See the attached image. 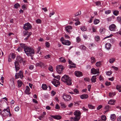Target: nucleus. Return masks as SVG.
<instances>
[{"label": "nucleus", "mask_w": 121, "mask_h": 121, "mask_svg": "<svg viewBox=\"0 0 121 121\" xmlns=\"http://www.w3.org/2000/svg\"><path fill=\"white\" fill-rule=\"evenodd\" d=\"M24 51L27 55L28 56H33L35 54L34 50L30 47L27 46L25 47Z\"/></svg>", "instance_id": "nucleus-1"}, {"label": "nucleus", "mask_w": 121, "mask_h": 121, "mask_svg": "<svg viewBox=\"0 0 121 121\" xmlns=\"http://www.w3.org/2000/svg\"><path fill=\"white\" fill-rule=\"evenodd\" d=\"M61 80L66 84L70 85L72 84L71 80L68 76L65 75L61 78Z\"/></svg>", "instance_id": "nucleus-2"}, {"label": "nucleus", "mask_w": 121, "mask_h": 121, "mask_svg": "<svg viewBox=\"0 0 121 121\" xmlns=\"http://www.w3.org/2000/svg\"><path fill=\"white\" fill-rule=\"evenodd\" d=\"M74 115L75 116L74 117H72L70 119L72 120L71 121H78L81 118V112L79 110H76L74 113Z\"/></svg>", "instance_id": "nucleus-3"}, {"label": "nucleus", "mask_w": 121, "mask_h": 121, "mask_svg": "<svg viewBox=\"0 0 121 121\" xmlns=\"http://www.w3.org/2000/svg\"><path fill=\"white\" fill-rule=\"evenodd\" d=\"M9 112V109L8 108L4 109L1 112V114L3 117H5L9 115L8 112Z\"/></svg>", "instance_id": "nucleus-4"}, {"label": "nucleus", "mask_w": 121, "mask_h": 121, "mask_svg": "<svg viewBox=\"0 0 121 121\" xmlns=\"http://www.w3.org/2000/svg\"><path fill=\"white\" fill-rule=\"evenodd\" d=\"M63 98L64 100L66 101H69L71 99V97L70 95H67L65 94H64L63 95Z\"/></svg>", "instance_id": "nucleus-5"}, {"label": "nucleus", "mask_w": 121, "mask_h": 121, "mask_svg": "<svg viewBox=\"0 0 121 121\" xmlns=\"http://www.w3.org/2000/svg\"><path fill=\"white\" fill-rule=\"evenodd\" d=\"M23 73L20 70L19 73H17L15 75L16 79H17L20 77L22 79L23 77Z\"/></svg>", "instance_id": "nucleus-6"}, {"label": "nucleus", "mask_w": 121, "mask_h": 121, "mask_svg": "<svg viewBox=\"0 0 121 121\" xmlns=\"http://www.w3.org/2000/svg\"><path fill=\"white\" fill-rule=\"evenodd\" d=\"M63 66L61 65L57 66L56 68V70L57 73H61L63 69Z\"/></svg>", "instance_id": "nucleus-7"}, {"label": "nucleus", "mask_w": 121, "mask_h": 121, "mask_svg": "<svg viewBox=\"0 0 121 121\" xmlns=\"http://www.w3.org/2000/svg\"><path fill=\"white\" fill-rule=\"evenodd\" d=\"M31 25L29 23H26L23 26L24 29L26 30H28L29 29H30L32 28Z\"/></svg>", "instance_id": "nucleus-8"}, {"label": "nucleus", "mask_w": 121, "mask_h": 121, "mask_svg": "<svg viewBox=\"0 0 121 121\" xmlns=\"http://www.w3.org/2000/svg\"><path fill=\"white\" fill-rule=\"evenodd\" d=\"M53 84L56 87H57L60 84V82L59 80L55 79H53V81L52 82Z\"/></svg>", "instance_id": "nucleus-9"}, {"label": "nucleus", "mask_w": 121, "mask_h": 121, "mask_svg": "<svg viewBox=\"0 0 121 121\" xmlns=\"http://www.w3.org/2000/svg\"><path fill=\"white\" fill-rule=\"evenodd\" d=\"M109 30L112 31H115L116 30V26L114 24H112L110 25L109 27Z\"/></svg>", "instance_id": "nucleus-10"}, {"label": "nucleus", "mask_w": 121, "mask_h": 121, "mask_svg": "<svg viewBox=\"0 0 121 121\" xmlns=\"http://www.w3.org/2000/svg\"><path fill=\"white\" fill-rule=\"evenodd\" d=\"M66 31L69 33H70L71 32V30L72 29V27L71 26H68L65 27Z\"/></svg>", "instance_id": "nucleus-11"}, {"label": "nucleus", "mask_w": 121, "mask_h": 121, "mask_svg": "<svg viewBox=\"0 0 121 121\" xmlns=\"http://www.w3.org/2000/svg\"><path fill=\"white\" fill-rule=\"evenodd\" d=\"M16 61H15L14 63L15 67L16 72L20 69V65Z\"/></svg>", "instance_id": "nucleus-12"}, {"label": "nucleus", "mask_w": 121, "mask_h": 121, "mask_svg": "<svg viewBox=\"0 0 121 121\" xmlns=\"http://www.w3.org/2000/svg\"><path fill=\"white\" fill-rule=\"evenodd\" d=\"M74 73L75 76L78 77H80L82 75V73L80 71H76Z\"/></svg>", "instance_id": "nucleus-13"}, {"label": "nucleus", "mask_w": 121, "mask_h": 121, "mask_svg": "<svg viewBox=\"0 0 121 121\" xmlns=\"http://www.w3.org/2000/svg\"><path fill=\"white\" fill-rule=\"evenodd\" d=\"M62 43L63 44H64L67 45H69L71 43L69 40H63L62 41Z\"/></svg>", "instance_id": "nucleus-14"}, {"label": "nucleus", "mask_w": 121, "mask_h": 121, "mask_svg": "<svg viewBox=\"0 0 121 121\" xmlns=\"http://www.w3.org/2000/svg\"><path fill=\"white\" fill-rule=\"evenodd\" d=\"M91 73L93 74H95L99 73V71L97 69H95L94 68H92L91 69Z\"/></svg>", "instance_id": "nucleus-15"}, {"label": "nucleus", "mask_w": 121, "mask_h": 121, "mask_svg": "<svg viewBox=\"0 0 121 121\" xmlns=\"http://www.w3.org/2000/svg\"><path fill=\"white\" fill-rule=\"evenodd\" d=\"M16 60L17 61L21 63L23 61L22 58L20 56H17L16 58Z\"/></svg>", "instance_id": "nucleus-16"}, {"label": "nucleus", "mask_w": 121, "mask_h": 121, "mask_svg": "<svg viewBox=\"0 0 121 121\" xmlns=\"http://www.w3.org/2000/svg\"><path fill=\"white\" fill-rule=\"evenodd\" d=\"M51 116L52 118L57 120L60 119L61 118V117L58 115H56L55 116L51 115Z\"/></svg>", "instance_id": "nucleus-17"}, {"label": "nucleus", "mask_w": 121, "mask_h": 121, "mask_svg": "<svg viewBox=\"0 0 121 121\" xmlns=\"http://www.w3.org/2000/svg\"><path fill=\"white\" fill-rule=\"evenodd\" d=\"M30 89L29 86H26V89L25 90L26 93L28 94H30Z\"/></svg>", "instance_id": "nucleus-18"}, {"label": "nucleus", "mask_w": 121, "mask_h": 121, "mask_svg": "<svg viewBox=\"0 0 121 121\" xmlns=\"http://www.w3.org/2000/svg\"><path fill=\"white\" fill-rule=\"evenodd\" d=\"M88 97V95L86 94H83L80 96V98L82 99H86Z\"/></svg>", "instance_id": "nucleus-19"}, {"label": "nucleus", "mask_w": 121, "mask_h": 121, "mask_svg": "<svg viewBox=\"0 0 121 121\" xmlns=\"http://www.w3.org/2000/svg\"><path fill=\"white\" fill-rule=\"evenodd\" d=\"M116 101L114 99H110L108 102V104L111 105H114Z\"/></svg>", "instance_id": "nucleus-20"}, {"label": "nucleus", "mask_w": 121, "mask_h": 121, "mask_svg": "<svg viewBox=\"0 0 121 121\" xmlns=\"http://www.w3.org/2000/svg\"><path fill=\"white\" fill-rule=\"evenodd\" d=\"M110 118L111 120L114 121L116 119L115 115L114 114H111L110 117Z\"/></svg>", "instance_id": "nucleus-21"}, {"label": "nucleus", "mask_w": 121, "mask_h": 121, "mask_svg": "<svg viewBox=\"0 0 121 121\" xmlns=\"http://www.w3.org/2000/svg\"><path fill=\"white\" fill-rule=\"evenodd\" d=\"M12 81L11 82V83L12 85L11 86L10 85V86L11 89H13L15 87H14V81L13 80H11Z\"/></svg>", "instance_id": "nucleus-22"}, {"label": "nucleus", "mask_w": 121, "mask_h": 121, "mask_svg": "<svg viewBox=\"0 0 121 121\" xmlns=\"http://www.w3.org/2000/svg\"><path fill=\"white\" fill-rule=\"evenodd\" d=\"M96 75H94L92 76V78L91 80L92 82H93L94 83L96 82L95 79H96Z\"/></svg>", "instance_id": "nucleus-23"}, {"label": "nucleus", "mask_w": 121, "mask_h": 121, "mask_svg": "<svg viewBox=\"0 0 121 121\" xmlns=\"http://www.w3.org/2000/svg\"><path fill=\"white\" fill-rule=\"evenodd\" d=\"M111 44L109 43H107L105 44V47L107 49H109L111 46Z\"/></svg>", "instance_id": "nucleus-24"}, {"label": "nucleus", "mask_w": 121, "mask_h": 121, "mask_svg": "<svg viewBox=\"0 0 121 121\" xmlns=\"http://www.w3.org/2000/svg\"><path fill=\"white\" fill-rule=\"evenodd\" d=\"M79 48L83 50H86V48L84 45H80V46Z\"/></svg>", "instance_id": "nucleus-25"}, {"label": "nucleus", "mask_w": 121, "mask_h": 121, "mask_svg": "<svg viewBox=\"0 0 121 121\" xmlns=\"http://www.w3.org/2000/svg\"><path fill=\"white\" fill-rule=\"evenodd\" d=\"M59 61L61 62L65 63L66 61L65 59L62 57L59 58Z\"/></svg>", "instance_id": "nucleus-26"}, {"label": "nucleus", "mask_w": 121, "mask_h": 121, "mask_svg": "<svg viewBox=\"0 0 121 121\" xmlns=\"http://www.w3.org/2000/svg\"><path fill=\"white\" fill-rule=\"evenodd\" d=\"M17 82L18 87H21L22 84V81L18 80L17 81Z\"/></svg>", "instance_id": "nucleus-27"}, {"label": "nucleus", "mask_w": 121, "mask_h": 121, "mask_svg": "<svg viewBox=\"0 0 121 121\" xmlns=\"http://www.w3.org/2000/svg\"><path fill=\"white\" fill-rule=\"evenodd\" d=\"M99 22V20L98 19H95L94 20V24H97Z\"/></svg>", "instance_id": "nucleus-28"}, {"label": "nucleus", "mask_w": 121, "mask_h": 121, "mask_svg": "<svg viewBox=\"0 0 121 121\" xmlns=\"http://www.w3.org/2000/svg\"><path fill=\"white\" fill-rule=\"evenodd\" d=\"M116 95V93L114 92H110L109 95V96L111 97H112Z\"/></svg>", "instance_id": "nucleus-29"}, {"label": "nucleus", "mask_w": 121, "mask_h": 121, "mask_svg": "<svg viewBox=\"0 0 121 121\" xmlns=\"http://www.w3.org/2000/svg\"><path fill=\"white\" fill-rule=\"evenodd\" d=\"M47 86L45 84H43L42 85V88L44 90H46L47 88Z\"/></svg>", "instance_id": "nucleus-30"}, {"label": "nucleus", "mask_w": 121, "mask_h": 121, "mask_svg": "<svg viewBox=\"0 0 121 121\" xmlns=\"http://www.w3.org/2000/svg\"><path fill=\"white\" fill-rule=\"evenodd\" d=\"M91 62L92 64L95 63L96 62V60L95 58L93 57H92L91 58Z\"/></svg>", "instance_id": "nucleus-31"}, {"label": "nucleus", "mask_w": 121, "mask_h": 121, "mask_svg": "<svg viewBox=\"0 0 121 121\" xmlns=\"http://www.w3.org/2000/svg\"><path fill=\"white\" fill-rule=\"evenodd\" d=\"M116 88L117 90H118L119 92H121V86L117 85V86Z\"/></svg>", "instance_id": "nucleus-32"}, {"label": "nucleus", "mask_w": 121, "mask_h": 121, "mask_svg": "<svg viewBox=\"0 0 121 121\" xmlns=\"http://www.w3.org/2000/svg\"><path fill=\"white\" fill-rule=\"evenodd\" d=\"M119 11L117 10H115L113 13V14L115 16L119 14Z\"/></svg>", "instance_id": "nucleus-33"}, {"label": "nucleus", "mask_w": 121, "mask_h": 121, "mask_svg": "<svg viewBox=\"0 0 121 121\" xmlns=\"http://www.w3.org/2000/svg\"><path fill=\"white\" fill-rule=\"evenodd\" d=\"M20 46L22 47L24 49V50H25V47H27V46H26L25 44H23V43H21L20 44Z\"/></svg>", "instance_id": "nucleus-34"}, {"label": "nucleus", "mask_w": 121, "mask_h": 121, "mask_svg": "<svg viewBox=\"0 0 121 121\" xmlns=\"http://www.w3.org/2000/svg\"><path fill=\"white\" fill-rule=\"evenodd\" d=\"M14 7L15 8L17 9L18 7H20V5L18 3H17L14 4Z\"/></svg>", "instance_id": "nucleus-35"}, {"label": "nucleus", "mask_w": 121, "mask_h": 121, "mask_svg": "<svg viewBox=\"0 0 121 121\" xmlns=\"http://www.w3.org/2000/svg\"><path fill=\"white\" fill-rule=\"evenodd\" d=\"M53 77L55 78H56L57 79H58L59 80L60 79V75H58L57 76H56L54 75V74H53Z\"/></svg>", "instance_id": "nucleus-36"}, {"label": "nucleus", "mask_w": 121, "mask_h": 121, "mask_svg": "<svg viewBox=\"0 0 121 121\" xmlns=\"http://www.w3.org/2000/svg\"><path fill=\"white\" fill-rule=\"evenodd\" d=\"M88 105L89 108L90 109H93L95 108V106L92 105L90 104H89Z\"/></svg>", "instance_id": "nucleus-37"}, {"label": "nucleus", "mask_w": 121, "mask_h": 121, "mask_svg": "<svg viewBox=\"0 0 121 121\" xmlns=\"http://www.w3.org/2000/svg\"><path fill=\"white\" fill-rule=\"evenodd\" d=\"M95 3L97 6H101V3L99 1L96 2Z\"/></svg>", "instance_id": "nucleus-38"}, {"label": "nucleus", "mask_w": 121, "mask_h": 121, "mask_svg": "<svg viewBox=\"0 0 121 121\" xmlns=\"http://www.w3.org/2000/svg\"><path fill=\"white\" fill-rule=\"evenodd\" d=\"M101 120L105 121L106 120V117L105 115H102L101 116Z\"/></svg>", "instance_id": "nucleus-39"}, {"label": "nucleus", "mask_w": 121, "mask_h": 121, "mask_svg": "<svg viewBox=\"0 0 121 121\" xmlns=\"http://www.w3.org/2000/svg\"><path fill=\"white\" fill-rule=\"evenodd\" d=\"M115 60V59L114 58L110 59L109 60V62L110 63H112Z\"/></svg>", "instance_id": "nucleus-40"}, {"label": "nucleus", "mask_w": 121, "mask_h": 121, "mask_svg": "<svg viewBox=\"0 0 121 121\" xmlns=\"http://www.w3.org/2000/svg\"><path fill=\"white\" fill-rule=\"evenodd\" d=\"M80 29L81 30L83 31H85L86 30V28L83 26L81 27Z\"/></svg>", "instance_id": "nucleus-41"}, {"label": "nucleus", "mask_w": 121, "mask_h": 121, "mask_svg": "<svg viewBox=\"0 0 121 121\" xmlns=\"http://www.w3.org/2000/svg\"><path fill=\"white\" fill-rule=\"evenodd\" d=\"M61 106L62 108H64L66 107L65 104L62 102H61L60 103Z\"/></svg>", "instance_id": "nucleus-42"}, {"label": "nucleus", "mask_w": 121, "mask_h": 121, "mask_svg": "<svg viewBox=\"0 0 121 121\" xmlns=\"http://www.w3.org/2000/svg\"><path fill=\"white\" fill-rule=\"evenodd\" d=\"M81 14V11H79L78 12L74 14L75 16L76 17L79 15H80Z\"/></svg>", "instance_id": "nucleus-43"}, {"label": "nucleus", "mask_w": 121, "mask_h": 121, "mask_svg": "<svg viewBox=\"0 0 121 121\" xmlns=\"http://www.w3.org/2000/svg\"><path fill=\"white\" fill-rule=\"evenodd\" d=\"M110 107L108 105H106L105 108H104L105 109L107 110V111H109V109L110 108Z\"/></svg>", "instance_id": "nucleus-44"}, {"label": "nucleus", "mask_w": 121, "mask_h": 121, "mask_svg": "<svg viewBox=\"0 0 121 121\" xmlns=\"http://www.w3.org/2000/svg\"><path fill=\"white\" fill-rule=\"evenodd\" d=\"M105 29L103 27L101 28L100 29V31L101 33H102L104 32Z\"/></svg>", "instance_id": "nucleus-45"}, {"label": "nucleus", "mask_w": 121, "mask_h": 121, "mask_svg": "<svg viewBox=\"0 0 121 121\" xmlns=\"http://www.w3.org/2000/svg\"><path fill=\"white\" fill-rule=\"evenodd\" d=\"M73 91L75 94H78L79 93L78 91L76 89H74Z\"/></svg>", "instance_id": "nucleus-46"}, {"label": "nucleus", "mask_w": 121, "mask_h": 121, "mask_svg": "<svg viewBox=\"0 0 121 121\" xmlns=\"http://www.w3.org/2000/svg\"><path fill=\"white\" fill-rule=\"evenodd\" d=\"M101 64V62L100 61L97 62L96 64V65L97 67H99Z\"/></svg>", "instance_id": "nucleus-47"}, {"label": "nucleus", "mask_w": 121, "mask_h": 121, "mask_svg": "<svg viewBox=\"0 0 121 121\" xmlns=\"http://www.w3.org/2000/svg\"><path fill=\"white\" fill-rule=\"evenodd\" d=\"M95 40L97 41H98L100 40L99 37V36H96L95 37Z\"/></svg>", "instance_id": "nucleus-48"}, {"label": "nucleus", "mask_w": 121, "mask_h": 121, "mask_svg": "<svg viewBox=\"0 0 121 121\" xmlns=\"http://www.w3.org/2000/svg\"><path fill=\"white\" fill-rule=\"evenodd\" d=\"M40 67L42 68L44 67L45 66V65H44V64L42 62H40Z\"/></svg>", "instance_id": "nucleus-49"}, {"label": "nucleus", "mask_w": 121, "mask_h": 121, "mask_svg": "<svg viewBox=\"0 0 121 121\" xmlns=\"http://www.w3.org/2000/svg\"><path fill=\"white\" fill-rule=\"evenodd\" d=\"M45 46L47 48H49L50 46V44L48 42H46L45 43Z\"/></svg>", "instance_id": "nucleus-50"}, {"label": "nucleus", "mask_w": 121, "mask_h": 121, "mask_svg": "<svg viewBox=\"0 0 121 121\" xmlns=\"http://www.w3.org/2000/svg\"><path fill=\"white\" fill-rule=\"evenodd\" d=\"M48 69L49 70L51 71H53V69L52 67L51 66H50L48 68Z\"/></svg>", "instance_id": "nucleus-51"}, {"label": "nucleus", "mask_w": 121, "mask_h": 121, "mask_svg": "<svg viewBox=\"0 0 121 121\" xmlns=\"http://www.w3.org/2000/svg\"><path fill=\"white\" fill-rule=\"evenodd\" d=\"M111 10H107L105 11V13L106 14H108L111 13Z\"/></svg>", "instance_id": "nucleus-52"}, {"label": "nucleus", "mask_w": 121, "mask_h": 121, "mask_svg": "<svg viewBox=\"0 0 121 121\" xmlns=\"http://www.w3.org/2000/svg\"><path fill=\"white\" fill-rule=\"evenodd\" d=\"M41 49V47H39L37 49V53H38L39 52Z\"/></svg>", "instance_id": "nucleus-53"}, {"label": "nucleus", "mask_w": 121, "mask_h": 121, "mask_svg": "<svg viewBox=\"0 0 121 121\" xmlns=\"http://www.w3.org/2000/svg\"><path fill=\"white\" fill-rule=\"evenodd\" d=\"M112 73V71H108L106 72V74L107 75H110Z\"/></svg>", "instance_id": "nucleus-54"}, {"label": "nucleus", "mask_w": 121, "mask_h": 121, "mask_svg": "<svg viewBox=\"0 0 121 121\" xmlns=\"http://www.w3.org/2000/svg\"><path fill=\"white\" fill-rule=\"evenodd\" d=\"M69 64H70L71 65H74V66H75L76 65L74 63H73V62H72L71 61H70V60H69Z\"/></svg>", "instance_id": "nucleus-55"}, {"label": "nucleus", "mask_w": 121, "mask_h": 121, "mask_svg": "<svg viewBox=\"0 0 121 121\" xmlns=\"http://www.w3.org/2000/svg\"><path fill=\"white\" fill-rule=\"evenodd\" d=\"M77 41V42H79L81 40V39L79 37H78L76 38Z\"/></svg>", "instance_id": "nucleus-56"}, {"label": "nucleus", "mask_w": 121, "mask_h": 121, "mask_svg": "<svg viewBox=\"0 0 121 121\" xmlns=\"http://www.w3.org/2000/svg\"><path fill=\"white\" fill-rule=\"evenodd\" d=\"M117 20L120 22H121V17H117Z\"/></svg>", "instance_id": "nucleus-57"}, {"label": "nucleus", "mask_w": 121, "mask_h": 121, "mask_svg": "<svg viewBox=\"0 0 121 121\" xmlns=\"http://www.w3.org/2000/svg\"><path fill=\"white\" fill-rule=\"evenodd\" d=\"M36 22L37 23H40L41 22V20L39 19H38L36 20Z\"/></svg>", "instance_id": "nucleus-58"}, {"label": "nucleus", "mask_w": 121, "mask_h": 121, "mask_svg": "<svg viewBox=\"0 0 121 121\" xmlns=\"http://www.w3.org/2000/svg\"><path fill=\"white\" fill-rule=\"evenodd\" d=\"M105 84L106 85L108 86L110 85V82L106 81L105 82Z\"/></svg>", "instance_id": "nucleus-59"}, {"label": "nucleus", "mask_w": 121, "mask_h": 121, "mask_svg": "<svg viewBox=\"0 0 121 121\" xmlns=\"http://www.w3.org/2000/svg\"><path fill=\"white\" fill-rule=\"evenodd\" d=\"M19 109V108L18 107H16L15 108V111L17 112L18 111Z\"/></svg>", "instance_id": "nucleus-60"}, {"label": "nucleus", "mask_w": 121, "mask_h": 121, "mask_svg": "<svg viewBox=\"0 0 121 121\" xmlns=\"http://www.w3.org/2000/svg\"><path fill=\"white\" fill-rule=\"evenodd\" d=\"M84 80L85 81H88V82H89L90 81V79L88 78H84Z\"/></svg>", "instance_id": "nucleus-61"}, {"label": "nucleus", "mask_w": 121, "mask_h": 121, "mask_svg": "<svg viewBox=\"0 0 121 121\" xmlns=\"http://www.w3.org/2000/svg\"><path fill=\"white\" fill-rule=\"evenodd\" d=\"M50 55H46L44 56V58H45L46 59H48L50 58Z\"/></svg>", "instance_id": "nucleus-62"}, {"label": "nucleus", "mask_w": 121, "mask_h": 121, "mask_svg": "<svg viewBox=\"0 0 121 121\" xmlns=\"http://www.w3.org/2000/svg\"><path fill=\"white\" fill-rule=\"evenodd\" d=\"M103 106L102 105H99L98 107H97V110H99L101 109Z\"/></svg>", "instance_id": "nucleus-63"}, {"label": "nucleus", "mask_w": 121, "mask_h": 121, "mask_svg": "<svg viewBox=\"0 0 121 121\" xmlns=\"http://www.w3.org/2000/svg\"><path fill=\"white\" fill-rule=\"evenodd\" d=\"M117 121H121V116L118 117L117 118Z\"/></svg>", "instance_id": "nucleus-64"}]
</instances>
